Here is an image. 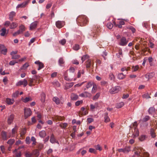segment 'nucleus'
Instances as JSON below:
<instances>
[{
    "label": "nucleus",
    "mask_w": 157,
    "mask_h": 157,
    "mask_svg": "<svg viewBox=\"0 0 157 157\" xmlns=\"http://www.w3.org/2000/svg\"><path fill=\"white\" fill-rule=\"evenodd\" d=\"M26 132V128H23L21 129V131L20 132V136L23 138L24 135L25 134Z\"/></svg>",
    "instance_id": "nucleus-17"
},
{
    "label": "nucleus",
    "mask_w": 157,
    "mask_h": 157,
    "mask_svg": "<svg viewBox=\"0 0 157 157\" xmlns=\"http://www.w3.org/2000/svg\"><path fill=\"white\" fill-rule=\"evenodd\" d=\"M24 111V118L26 119L31 115L32 111L29 108H25Z\"/></svg>",
    "instance_id": "nucleus-4"
},
{
    "label": "nucleus",
    "mask_w": 157,
    "mask_h": 157,
    "mask_svg": "<svg viewBox=\"0 0 157 157\" xmlns=\"http://www.w3.org/2000/svg\"><path fill=\"white\" fill-rule=\"evenodd\" d=\"M14 115L12 114L8 117L7 119V123L9 124H10L13 122L14 118Z\"/></svg>",
    "instance_id": "nucleus-8"
},
{
    "label": "nucleus",
    "mask_w": 157,
    "mask_h": 157,
    "mask_svg": "<svg viewBox=\"0 0 157 157\" xmlns=\"http://www.w3.org/2000/svg\"><path fill=\"white\" fill-rule=\"evenodd\" d=\"M135 131L133 133V135L134 137H137L139 135V131L138 129H136V127L135 128Z\"/></svg>",
    "instance_id": "nucleus-23"
},
{
    "label": "nucleus",
    "mask_w": 157,
    "mask_h": 157,
    "mask_svg": "<svg viewBox=\"0 0 157 157\" xmlns=\"http://www.w3.org/2000/svg\"><path fill=\"white\" fill-rule=\"evenodd\" d=\"M37 25V22L35 21L31 23L30 25V29L32 30L36 28Z\"/></svg>",
    "instance_id": "nucleus-14"
},
{
    "label": "nucleus",
    "mask_w": 157,
    "mask_h": 157,
    "mask_svg": "<svg viewBox=\"0 0 157 157\" xmlns=\"http://www.w3.org/2000/svg\"><path fill=\"white\" fill-rule=\"evenodd\" d=\"M100 95V93H98L94 96L93 98V100H95L98 99Z\"/></svg>",
    "instance_id": "nucleus-42"
},
{
    "label": "nucleus",
    "mask_w": 157,
    "mask_h": 157,
    "mask_svg": "<svg viewBox=\"0 0 157 157\" xmlns=\"http://www.w3.org/2000/svg\"><path fill=\"white\" fill-rule=\"evenodd\" d=\"M150 119V117L149 116H145L143 119L142 121L143 122H146L149 120Z\"/></svg>",
    "instance_id": "nucleus-38"
},
{
    "label": "nucleus",
    "mask_w": 157,
    "mask_h": 157,
    "mask_svg": "<svg viewBox=\"0 0 157 157\" xmlns=\"http://www.w3.org/2000/svg\"><path fill=\"white\" fill-rule=\"evenodd\" d=\"M155 74L154 73H149L145 75L146 78L147 79V81H149V79L152 78L154 76Z\"/></svg>",
    "instance_id": "nucleus-11"
},
{
    "label": "nucleus",
    "mask_w": 157,
    "mask_h": 157,
    "mask_svg": "<svg viewBox=\"0 0 157 157\" xmlns=\"http://www.w3.org/2000/svg\"><path fill=\"white\" fill-rule=\"evenodd\" d=\"M56 139L55 137L54 136L53 134L52 133L50 136V142L54 144L55 143L56 140Z\"/></svg>",
    "instance_id": "nucleus-22"
},
{
    "label": "nucleus",
    "mask_w": 157,
    "mask_h": 157,
    "mask_svg": "<svg viewBox=\"0 0 157 157\" xmlns=\"http://www.w3.org/2000/svg\"><path fill=\"white\" fill-rule=\"evenodd\" d=\"M12 56V59H19L20 57V56L18 55H14V56Z\"/></svg>",
    "instance_id": "nucleus-56"
},
{
    "label": "nucleus",
    "mask_w": 157,
    "mask_h": 157,
    "mask_svg": "<svg viewBox=\"0 0 157 157\" xmlns=\"http://www.w3.org/2000/svg\"><path fill=\"white\" fill-rule=\"evenodd\" d=\"M18 94L19 91H17L13 94L12 96L13 97L16 98L18 96Z\"/></svg>",
    "instance_id": "nucleus-54"
},
{
    "label": "nucleus",
    "mask_w": 157,
    "mask_h": 157,
    "mask_svg": "<svg viewBox=\"0 0 157 157\" xmlns=\"http://www.w3.org/2000/svg\"><path fill=\"white\" fill-rule=\"evenodd\" d=\"M14 102L13 99H11L9 98H7L6 100V103L9 105L12 104Z\"/></svg>",
    "instance_id": "nucleus-15"
},
{
    "label": "nucleus",
    "mask_w": 157,
    "mask_h": 157,
    "mask_svg": "<svg viewBox=\"0 0 157 157\" xmlns=\"http://www.w3.org/2000/svg\"><path fill=\"white\" fill-rule=\"evenodd\" d=\"M18 26V24L17 23L12 22L10 24V29H14Z\"/></svg>",
    "instance_id": "nucleus-25"
},
{
    "label": "nucleus",
    "mask_w": 157,
    "mask_h": 157,
    "mask_svg": "<svg viewBox=\"0 0 157 157\" xmlns=\"http://www.w3.org/2000/svg\"><path fill=\"white\" fill-rule=\"evenodd\" d=\"M146 136V135H141L139 137V140L141 141L144 140L145 139Z\"/></svg>",
    "instance_id": "nucleus-47"
},
{
    "label": "nucleus",
    "mask_w": 157,
    "mask_h": 157,
    "mask_svg": "<svg viewBox=\"0 0 157 157\" xmlns=\"http://www.w3.org/2000/svg\"><path fill=\"white\" fill-rule=\"evenodd\" d=\"M84 94L85 98H90L92 96L91 94L86 91L84 92Z\"/></svg>",
    "instance_id": "nucleus-45"
},
{
    "label": "nucleus",
    "mask_w": 157,
    "mask_h": 157,
    "mask_svg": "<svg viewBox=\"0 0 157 157\" xmlns=\"http://www.w3.org/2000/svg\"><path fill=\"white\" fill-rule=\"evenodd\" d=\"M67 124L66 123H61L59 124V126L63 128H65L67 126Z\"/></svg>",
    "instance_id": "nucleus-40"
},
{
    "label": "nucleus",
    "mask_w": 157,
    "mask_h": 157,
    "mask_svg": "<svg viewBox=\"0 0 157 157\" xmlns=\"http://www.w3.org/2000/svg\"><path fill=\"white\" fill-rule=\"evenodd\" d=\"M155 109L154 107H150L148 110V112L150 114H153L155 112Z\"/></svg>",
    "instance_id": "nucleus-30"
},
{
    "label": "nucleus",
    "mask_w": 157,
    "mask_h": 157,
    "mask_svg": "<svg viewBox=\"0 0 157 157\" xmlns=\"http://www.w3.org/2000/svg\"><path fill=\"white\" fill-rule=\"evenodd\" d=\"M21 100L25 103H26L29 101H31L32 100V99L31 97H26L25 98H21Z\"/></svg>",
    "instance_id": "nucleus-26"
},
{
    "label": "nucleus",
    "mask_w": 157,
    "mask_h": 157,
    "mask_svg": "<svg viewBox=\"0 0 157 157\" xmlns=\"http://www.w3.org/2000/svg\"><path fill=\"white\" fill-rule=\"evenodd\" d=\"M142 97L143 98H145L146 99L151 98V97L149 95L148 93L144 94L142 95Z\"/></svg>",
    "instance_id": "nucleus-46"
},
{
    "label": "nucleus",
    "mask_w": 157,
    "mask_h": 157,
    "mask_svg": "<svg viewBox=\"0 0 157 157\" xmlns=\"http://www.w3.org/2000/svg\"><path fill=\"white\" fill-rule=\"evenodd\" d=\"M16 13L12 11L10 12L9 15V19L10 20L12 21L13 17L15 16Z\"/></svg>",
    "instance_id": "nucleus-24"
},
{
    "label": "nucleus",
    "mask_w": 157,
    "mask_h": 157,
    "mask_svg": "<svg viewBox=\"0 0 157 157\" xmlns=\"http://www.w3.org/2000/svg\"><path fill=\"white\" fill-rule=\"evenodd\" d=\"M124 103L123 102H121L120 103H117L116 105V107L117 108H120L124 106Z\"/></svg>",
    "instance_id": "nucleus-41"
},
{
    "label": "nucleus",
    "mask_w": 157,
    "mask_h": 157,
    "mask_svg": "<svg viewBox=\"0 0 157 157\" xmlns=\"http://www.w3.org/2000/svg\"><path fill=\"white\" fill-rule=\"evenodd\" d=\"M7 51V49L6 48H5L4 49L1 51H0L1 52V53L2 54L5 55L6 54Z\"/></svg>",
    "instance_id": "nucleus-59"
},
{
    "label": "nucleus",
    "mask_w": 157,
    "mask_h": 157,
    "mask_svg": "<svg viewBox=\"0 0 157 157\" xmlns=\"http://www.w3.org/2000/svg\"><path fill=\"white\" fill-rule=\"evenodd\" d=\"M31 140L33 142L32 145L33 146L36 145V139L34 137L32 136L31 137Z\"/></svg>",
    "instance_id": "nucleus-43"
},
{
    "label": "nucleus",
    "mask_w": 157,
    "mask_h": 157,
    "mask_svg": "<svg viewBox=\"0 0 157 157\" xmlns=\"http://www.w3.org/2000/svg\"><path fill=\"white\" fill-rule=\"evenodd\" d=\"M18 129V128L17 125H15L14 128H13L12 130V132L13 136H14V135L17 132Z\"/></svg>",
    "instance_id": "nucleus-28"
},
{
    "label": "nucleus",
    "mask_w": 157,
    "mask_h": 157,
    "mask_svg": "<svg viewBox=\"0 0 157 157\" xmlns=\"http://www.w3.org/2000/svg\"><path fill=\"white\" fill-rule=\"evenodd\" d=\"M88 18L84 15L79 16L76 19V21L78 25L81 26L85 25L88 22Z\"/></svg>",
    "instance_id": "nucleus-1"
},
{
    "label": "nucleus",
    "mask_w": 157,
    "mask_h": 157,
    "mask_svg": "<svg viewBox=\"0 0 157 157\" xmlns=\"http://www.w3.org/2000/svg\"><path fill=\"white\" fill-rule=\"evenodd\" d=\"M143 157H149V154L147 152H143L142 156Z\"/></svg>",
    "instance_id": "nucleus-62"
},
{
    "label": "nucleus",
    "mask_w": 157,
    "mask_h": 157,
    "mask_svg": "<svg viewBox=\"0 0 157 157\" xmlns=\"http://www.w3.org/2000/svg\"><path fill=\"white\" fill-rule=\"evenodd\" d=\"M151 136L152 138H155V130L153 128H151L150 130Z\"/></svg>",
    "instance_id": "nucleus-36"
},
{
    "label": "nucleus",
    "mask_w": 157,
    "mask_h": 157,
    "mask_svg": "<svg viewBox=\"0 0 157 157\" xmlns=\"http://www.w3.org/2000/svg\"><path fill=\"white\" fill-rule=\"evenodd\" d=\"M55 119L56 120L60 121L64 120L65 119V118L64 116L61 117L60 116L56 115L55 117Z\"/></svg>",
    "instance_id": "nucleus-21"
},
{
    "label": "nucleus",
    "mask_w": 157,
    "mask_h": 157,
    "mask_svg": "<svg viewBox=\"0 0 157 157\" xmlns=\"http://www.w3.org/2000/svg\"><path fill=\"white\" fill-rule=\"evenodd\" d=\"M121 90L120 86H116L112 87L109 91V93L111 94H113L118 93Z\"/></svg>",
    "instance_id": "nucleus-3"
},
{
    "label": "nucleus",
    "mask_w": 157,
    "mask_h": 157,
    "mask_svg": "<svg viewBox=\"0 0 157 157\" xmlns=\"http://www.w3.org/2000/svg\"><path fill=\"white\" fill-rule=\"evenodd\" d=\"M53 100L55 102L57 105H58L60 103V100L59 98L57 97H54L53 98Z\"/></svg>",
    "instance_id": "nucleus-29"
},
{
    "label": "nucleus",
    "mask_w": 157,
    "mask_h": 157,
    "mask_svg": "<svg viewBox=\"0 0 157 157\" xmlns=\"http://www.w3.org/2000/svg\"><path fill=\"white\" fill-rule=\"evenodd\" d=\"M107 27L109 29H111L112 28L113 25L111 23H108L107 24Z\"/></svg>",
    "instance_id": "nucleus-51"
},
{
    "label": "nucleus",
    "mask_w": 157,
    "mask_h": 157,
    "mask_svg": "<svg viewBox=\"0 0 157 157\" xmlns=\"http://www.w3.org/2000/svg\"><path fill=\"white\" fill-rule=\"evenodd\" d=\"M79 48V45L76 44L73 47V49L75 50H78Z\"/></svg>",
    "instance_id": "nucleus-60"
},
{
    "label": "nucleus",
    "mask_w": 157,
    "mask_h": 157,
    "mask_svg": "<svg viewBox=\"0 0 157 157\" xmlns=\"http://www.w3.org/2000/svg\"><path fill=\"white\" fill-rule=\"evenodd\" d=\"M1 136L2 139L4 140H6L8 138L7 136L6 132L4 131H2V132Z\"/></svg>",
    "instance_id": "nucleus-13"
},
{
    "label": "nucleus",
    "mask_w": 157,
    "mask_h": 157,
    "mask_svg": "<svg viewBox=\"0 0 157 157\" xmlns=\"http://www.w3.org/2000/svg\"><path fill=\"white\" fill-rule=\"evenodd\" d=\"M0 31L1 32L0 34L2 36H4L6 31V29L3 28L1 29Z\"/></svg>",
    "instance_id": "nucleus-39"
},
{
    "label": "nucleus",
    "mask_w": 157,
    "mask_h": 157,
    "mask_svg": "<svg viewBox=\"0 0 157 157\" xmlns=\"http://www.w3.org/2000/svg\"><path fill=\"white\" fill-rule=\"evenodd\" d=\"M133 151H135V155L137 156H142L143 152L144 151L142 148L138 147H134Z\"/></svg>",
    "instance_id": "nucleus-2"
},
{
    "label": "nucleus",
    "mask_w": 157,
    "mask_h": 157,
    "mask_svg": "<svg viewBox=\"0 0 157 157\" xmlns=\"http://www.w3.org/2000/svg\"><path fill=\"white\" fill-rule=\"evenodd\" d=\"M91 65H92V63L90 59H88L86 62V65L87 68H89Z\"/></svg>",
    "instance_id": "nucleus-31"
},
{
    "label": "nucleus",
    "mask_w": 157,
    "mask_h": 157,
    "mask_svg": "<svg viewBox=\"0 0 157 157\" xmlns=\"http://www.w3.org/2000/svg\"><path fill=\"white\" fill-rule=\"evenodd\" d=\"M97 90V87L96 85H94L92 90V93L93 94L95 93Z\"/></svg>",
    "instance_id": "nucleus-49"
},
{
    "label": "nucleus",
    "mask_w": 157,
    "mask_h": 157,
    "mask_svg": "<svg viewBox=\"0 0 157 157\" xmlns=\"http://www.w3.org/2000/svg\"><path fill=\"white\" fill-rule=\"evenodd\" d=\"M35 63L38 65L39 67L38 69H41L44 67V64L39 61H36Z\"/></svg>",
    "instance_id": "nucleus-16"
},
{
    "label": "nucleus",
    "mask_w": 157,
    "mask_h": 157,
    "mask_svg": "<svg viewBox=\"0 0 157 157\" xmlns=\"http://www.w3.org/2000/svg\"><path fill=\"white\" fill-rule=\"evenodd\" d=\"M31 140L29 137H27L26 138L25 141L27 144H29L30 143Z\"/></svg>",
    "instance_id": "nucleus-58"
},
{
    "label": "nucleus",
    "mask_w": 157,
    "mask_h": 157,
    "mask_svg": "<svg viewBox=\"0 0 157 157\" xmlns=\"http://www.w3.org/2000/svg\"><path fill=\"white\" fill-rule=\"evenodd\" d=\"M66 40L63 39L62 40H61L59 41V42L60 44H61L62 45H64L66 43Z\"/></svg>",
    "instance_id": "nucleus-61"
},
{
    "label": "nucleus",
    "mask_w": 157,
    "mask_h": 157,
    "mask_svg": "<svg viewBox=\"0 0 157 157\" xmlns=\"http://www.w3.org/2000/svg\"><path fill=\"white\" fill-rule=\"evenodd\" d=\"M94 27L93 29V33L92 34V36H93L94 37L96 38L98 34H97L96 33V32H98L100 30V28L98 25H94Z\"/></svg>",
    "instance_id": "nucleus-5"
},
{
    "label": "nucleus",
    "mask_w": 157,
    "mask_h": 157,
    "mask_svg": "<svg viewBox=\"0 0 157 157\" xmlns=\"http://www.w3.org/2000/svg\"><path fill=\"white\" fill-rule=\"evenodd\" d=\"M128 41L124 37H122L120 41L119 44L122 46H125L128 43Z\"/></svg>",
    "instance_id": "nucleus-6"
},
{
    "label": "nucleus",
    "mask_w": 157,
    "mask_h": 157,
    "mask_svg": "<svg viewBox=\"0 0 157 157\" xmlns=\"http://www.w3.org/2000/svg\"><path fill=\"white\" fill-rule=\"evenodd\" d=\"M41 101L43 102H44L45 101V99L46 98V95L45 93H42L41 94Z\"/></svg>",
    "instance_id": "nucleus-32"
},
{
    "label": "nucleus",
    "mask_w": 157,
    "mask_h": 157,
    "mask_svg": "<svg viewBox=\"0 0 157 157\" xmlns=\"http://www.w3.org/2000/svg\"><path fill=\"white\" fill-rule=\"evenodd\" d=\"M105 122L107 123L109 122L110 121V119L109 117L108 116V113H105Z\"/></svg>",
    "instance_id": "nucleus-27"
},
{
    "label": "nucleus",
    "mask_w": 157,
    "mask_h": 157,
    "mask_svg": "<svg viewBox=\"0 0 157 157\" xmlns=\"http://www.w3.org/2000/svg\"><path fill=\"white\" fill-rule=\"evenodd\" d=\"M39 136L41 138H44L46 136V133L45 131L42 130L39 133Z\"/></svg>",
    "instance_id": "nucleus-19"
},
{
    "label": "nucleus",
    "mask_w": 157,
    "mask_h": 157,
    "mask_svg": "<svg viewBox=\"0 0 157 157\" xmlns=\"http://www.w3.org/2000/svg\"><path fill=\"white\" fill-rule=\"evenodd\" d=\"M15 140L13 139H10L8 141L7 143L10 146H12L15 142Z\"/></svg>",
    "instance_id": "nucleus-34"
},
{
    "label": "nucleus",
    "mask_w": 157,
    "mask_h": 157,
    "mask_svg": "<svg viewBox=\"0 0 157 157\" xmlns=\"http://www.w3.org/2000/svg\"><path fill=\"white\" fill-rule=\"evenodd\" d=\"M19 30H20L21 32V33H23V32L25 30V26L22 25L19 26Z\"/></svg>",
    "instance_id": "nucleus-37"
},
{
    "label": "nucleus",
    "mask_w": 157,
    "mask_h": 157,
    "mask_svg": "<svg viewBox=\"0 0 157 157\" xmlns=\"http://www.w3.org/2000/svg\"><path fill=\"white\" fill-rule=\"evenodd\" d=\"M21 33V32L20 30H18L17 31L13 33V36H16L18 35Z\"/></svg>",
    "instance_id": "nucleus-57"
},
{
    "label": "nucleus",
    "mask_w": 157,
    "mask_h": 157,
    "mask_svg": "<svg viewBox=\"0 0 157 157\" xmlns=\"http://www.w3.org/2000/svg\"><path fill=\"white\" fill-rule=\"evenodd\" d=\"M65 23L64 21H58L56 22V26L59 28H61L63 26Z\"/></svg>",
    "instance_id": "nucleus-9"
},
{
    "label": "nucleus",
    "mask_w": 157,
    "mask_h": 157,
    "mask_svg": "<svg viewBox=\"0 0 157 157\" xmlns=\"http://www.w3.org/2000/svg\"><path fill=\"white\" fill-rule=\"evenodd\" d=\"M83 103L82 100L78 101L75 103V105L76 106H78L80 104H82Z\"/></svg>",
    "instance_id": "nucleus-55"
},
{
    "label": "nucleus",
    "mask_w": 157,
    "mask_h": 157,
    "mask_svg": "<svg viewBox=\"0 0 157 157\" xmlns=\"http://www.w3.org/2000/svg\"><path fill=\"white\" fill-rule=\"evenodd\" d=\"M118 53L117 54H118L121 55L122 57H123V54H122V52L121 49L120 48H119L118 49Z\"/></svg>",
    "instance_id": "nucleus-63"
},
{
    "label": "nucleus",
    "mask_w": 157,
    "mask_h": 157,
    "mask_svg": "<svg viewBox=\"0 0 157 157\" xmlns=\"http://www.w3.org/2000/svg\"><path fill=\"white\" fill-rule=\"evenodd\" d=\"M118 78L120 79H122L125 78V75L123 73H121L118 74Z\"/></svg>",
    "instance_id": "nucleus-48"
},
{
    "label": "nucleus",
    "mask_w": 157,
    "mask_h": 157,
    "mask_svg": "<svg viewBox=\"0 0 157 157\" xmlns=\"http://www.w3.org/2000/svg\"><path fill=\"white\" fill-rule=\"evenodd\" d=\"M89 58V56L87 55H83L81 58V60L82 63H83V62L86 59H88Z\"/></svg>",
    "instance_id": "nucleus-35"
},
{
    "label": "nucleus",
    "mask_w": 157,
    "mask_h": 157,
    "mask_svg": "<svg viewBox=\"0 0 157 157\" xmlns=\"http://www.w3.org/2000/svg\"><path fill=\"white\" fill-rule=\"evenodd\" d=\"M28 84L27 80L24 79L23 80H21L18 82L16 84L17 86H19L21 85H23L24 87H25Z\"/></svg>",
    "instance_id": "nucleus-7"
},
{
    "label": "nucleus",
    "mask_w": 157,
    "mask_h": 157,
    "mask_svg": "<svg viewBox=\"0 0 157 157\" xmlns=\"http://www.w3.org/2000/svg\"><path fill=\"white\" fill-rule=\"evenodd\" d=\"M71 98L72 100H76L78 98V97L77 95L74 93H72L71 95Z\"/></svg>",
    "instance_id": "nucleus-18"
},
{
    "label": "nucleus",
    "mask_w": 157,
    "mask_h": 157,
    "mask_svg": "<svg viewBox=\"0 0 157 157\" xmlns=\"http://www.w3.org/2000/svg\"><path fill=\"white\" fill-rule=\"evenodd\" d=\"M148 59L149 62L150 63V65L151 66H153L154 65V64H153L152 62L153 60V58L151 57H149Z\"/></svg>",
    "instance_id": "nucleus-44"
},
{
    "label": "nucleus",
    "mask_w": 157,
    "mask_h": 157,
    "mask_svg": "<svg viewBox=\"0 0 157 157\" xmlns=\"http://www.w3.org/2000/svg\"><path fill=\"white\" fill-rule=\"evenodd\" d=\"M84 73V72L83 69L80 70L79 71L78 73L77 77L78 78H80L81 76V75H83Z\"/></svg>",
    "instance_id": "nucleus-33"
},
{
    "label": "nucleus",
    "mask_w": 157,
    "mask_h": 157,
    "mask_svg": "<svg viewBox=\"0 0 157 157\" xmlns=\"http://www.w3.org/2000/svg\"><path fill=\"white\" fill-rule=\"evenodd\" d=\"M32 154L35 157H38L40 155L39 151L38 149H35L33 151Z\"/></svg>",
    "instance_id": "nucleus-12"
},
{
    "label": "nucleus",
    "mask_w": 157,
    "mask_h": 157,
    "mask_svg": "<svg viewBox=\"0 0 157 157\" xmlns=\"http://www.w3.org/2000/svg\"><path fill=\"white\" fill-rule=\"evenodd\" d=\"M64 63L63 59L62 58H59V63L60 65L61 66L62 64H63Z\"/></svg>",
    "instance_id": "nucleus-50"
},
{
    "label": "nucleus",
    "mask_w": 157,
    "mask_h": 157,
    "mask_svg": "<svg viewBox=\"0 0 157 157\" xmlns=\"http://www.w3.org/2000/svg\"><path fill=\"white\" fill-rule=\"evenodd\" d=\"M29 2L28 1H26L23 2L22 3L18 4L16 8H24L28 4V3Z\"/></svg>",
    "instance_id": "nucleus-10"
},
{
    "label": "nucleus",
    "mask_w": 157,
    "mask_h": 157,
    "mask_svg": "<svg viewBox=\"0 0 157 157\" xmlns=\"http://www.w3.org/2000/svg\"><path fill=\"white\" fill-rule=\"evenodd\" d=\"M44 147V145L41 144H39L37 148H38V149L39 150V151L41 150Z\"/></svg>",
    "instance_id": "nucleus-52"
},
{
    "label": "nucleus",
    "mask_w": 157,
    "mask_h": 157,
    "mask_svg": "<svg viewBox=\"0 0 157 157\" xmlns=\"http://www.w3.org/2000/svg\"><path fill=\"white\" fill-rule=\"evenodd\" d=\"M131 147L126 146L124 148V153H128L131 151Z\"/></svg>",
    "instance_id": "nucleus-20"
},
{
    "label": "nucleus",
    "mask_w": 157,
    "mask_h": 157,
    "mask_svg": "<svg viewBox=\"0 0 157 157\" xmlns=\"http://www.w3.org/2000/svg\"><path fill=\"white\" fill-rule=\"evenodd\" d=\"M33 155L32 153L29 152H28L25 153V156L26 157H31Z\"/></svg>",
    "instance_id": "nucleus-53"
},
{
    "label": "nucleus",
    "mask_w": 157,
    "mask_h": 157,
    "mask_svg": "<svg viewBox=\"0 0 157 157\" xmlns=\"http://www.w3.org/2000/svg\"><path fill=\"white\" fill-rule=\"evenodd\" d=\"M94 119L93 118H89L87 119V121L88 124H90L91 122L94 121Z\"/></svg>",
    "instance_id": "nucleus-64"
}]
</instances>
